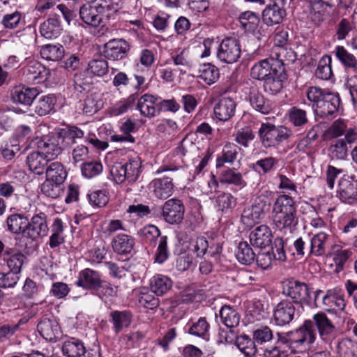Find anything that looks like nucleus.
<instances>
[{
	"label": "nucleus",
	"instance_id": "obj_12",
	"mask_svg": "<svg viewBox=\"0 0 357 357\" xmlns=\"http://www.w3.org/2000/svg\"><path fill=\"white\" fill-rule=\"evenodd\" d=\"M337 197L346 204H357V181L349 177L342 178L338 183Z\"/></svg>",
	"mask_w": 357,
	"mask_h": 357
},
{
	"label": "nucleus",
	"instance_id": "obj_25",
	"mask_svg": "<svg viewBox=\"0 0 357 357\" xmlns=\"http://www.w3.org/2000/svg\"><path fill=\"white\" fill-rule=\"evenodd\" d=\"M64 149L69 148L84 137V132L77 126L62 129L57 135Z\"/></svg>",
	"mask_w": 357,
	"mask_h": 357
},
{
	"label": "nucleus",
	"instance_id": "obj_62",
	"mask_svg": "<svg viewBox=\"0 0 357 357\" xmlns=\"http://www.w3.org/2000/svg\"><path fill=\"white\" fill-rule=\"evenodd\" d=\"M123 0H103L100 4L105 17L109 19L112 15L115 14L121 8Z\"/></svg>",
	"mask_w": 357,
	"mask_h": 357
},
{
	"label": "nucleus",
	"instance_id": "obj_43",
	"mask_svg": "<svg viewBox=\"0 0 357 357\" xmlns=\"http://www.w3.org/2000/svg\"><path fill=\"white\" fill-rule=\"evenodd\" d=\"M327 255H333V261L335 265L334 271L340 273L343 270L344 265L349 257L350 252L348 250L340 248L339 245H334Z\"/></svg>",
	"mask_w": 357,
	"mask_h": 357
},
{
	"label": "nucleus",
	"instance_id": "obj_8",
	"mask_svg": "<svg viewBox=\"0 0 357 357\" xmlns=\"http://www.w3.org/2000/svg\"><path fill=\"white\" fill-rule=\"evenodd\" d=\"M185 206L183 202L176 198L170 199L165 202L162 208V216L169 224H178L183 219Z\"/></svg>",
	"mask_w": 357,
	"mask_h": 357
},
{
	"label": "nucleus",
	"instance_id": "obj_48",
	"mask_svg": "<svg viewBox=\"0 0 357 357\" xmlns=\"http://www.w3.org/2000/svg\"><path fill=\"white\" fill-rule=\"evenodd\" d=\"M56 98L52 94L40 97L36 102L35 112L40 116H45L54 109Z\"/></svg>",
	"mask_w": 357,
	"mask_h": 357
},
{
	"label": "nucleus",
	"instance_id": "obj_52",
	"mask_svg": "<svg viewBox=\"0 0 357 357\" xmlns=\"http://www.w3.org/2000/svg\"><path fill=\"white\" fill-rule=\"evenodd\" d=\"M331 58L330 56L325 55L319 60L317 68L316 70V76L317 78L328 80L332 75Z\"/></svg>",
	"mask_w": 357,
	"mask_h": 357
},
{
	"label": "nucleus",
	"instance_id": "obj_57",
	"mask_svg": "<svg viewBox=\"0 0 357 357\" xmlns=\"http://www.w3.org/2000/svg\"><path fill=\"white\" fill-rule=\"evenodd\" d=\"M61 185V184H56L53 181L46 178L41 185V191L45 196L56 199L63 192Z\"/></svg>",
	"mask_w": 357,
	"mask_h": 357
},
{
	"label": "nucleus",
	"instance_id": "obj_3",
	"mask_svg": "<svg viewBox=\"0 0 357 357\" xmlns=\"http://www.w3.org/2000/svg\"><path fill=\"white\" fill-rule=\"evenodd\" d=\"M291 131L287 127L276 126L271 123H263L258 131V135L265 147L276 146L287 139Z\"/></svg>",
	"mask_w": 357,
	"mask_h": 357
},
{
	"label": "nucleus",
	"instance_id": "obj_20",
	"mask_svg": "<svg viewBox=\"0 0 357 357\" xmlns=\"http://www.w3.org/2000/svg\"><path fill=\"white\" fill-rule=\"evenodd\" d=\"M160 97L146 93L139 98L137 107L142 115L151 118L159 114Z\"/></svg>",
	"mask_w": 357,
	"mask_h": 357
},
{
	"label": "nucleus",
	"instance_id": "obj_19",
	"mask_svg": "<svg viewBox=\"0 0 357 357\" xmlns=\"http://www.w3.org/2000/svg\"><path fill=\"white\" fill-rule=\"evenodd\" d=\"M40 335L47 341H56L61 337V330L58 322L54 319H43L37 326Z\"/></svg>",
	"mask_w": 357,
	"mask_h": 357
},
{
	"label": "nucleus",
	"instance_id": "obj_34",
	"mask_svg": "<svg viewBox=\"0 0 357 357\" xmlns=\"http://www.w3.org/2000/svg\"><path fill=\"white\" fill-rule=\"evenodd\" d=\"M46 178L56 184H62L67 176V172L60 162H51L46 168Z\"/></svg>",
	"mask_w": 357,
	"mask_h": 357
},
{
	"label": "nucleus",
	"instance_id": "obj_17",
	"mask_svg": "<svg viewBox=\"0 0 357 357\" xmlns=\"http://www.w3.org/2000/svg\"><path fill=\"white\" fill-rule=\"evenodd\" d=\"M248 100L251 107L263 114H268L273 110L272 102L255 86L250 88Z\"/></svg>",
	"mask_w": 357,
	"mask_h": 357
},
{
	"label": "nucleus",
	"instance_id": "obj_49",
	"mask_svg": "<svg viewBox=\"0 0 357 357\" xmlns=\"http://www.w3.org/2000/svg\"><path fill=\"white\" fill-rule=\"evenodd\" d=\"M236 345L245 356L251 357L257 353L255 341L246 335L238 336Z\"/></svg>",
	"mask_w": 357,
	"mask_h": 357
},
{
	"label": "nucleus",
	"instance_id": "obj_38",
	"mask_svg": "<svg viewBox=\"0 0 357 357\" xmlns=\"http://www.w3.org/2000/svg\"><path fill=\"white\" fill-rule=\"evenodd\" d=\"M62 351L67 357H80L86 353V348L81 340L71 338L63 344Z\"/></svg>",
	"mask_w": 357,
	"mask_h": 357
},
{
	"label": "nucleus",
	"instance_id": "obj_44",
	"mask_svg": "<svg viewBox=\"0 0 357 357\" xmlns=\"http://www.w3.org/2000/svg\"><path fill=\"white\" fill-rule=\"evenodd\" d=\"M199 77L208 85L217 82L220 76L218 68L210 63L202 64L199 70Z\"/></svg>",
	"mask_w": 357,
	"mask_h": 357
},
{
	"label": "nucleus",
	"instance_id": "obj_60",
	"mask_svg": "<svg viewBox=\"0 0 357 357\" xmlns=\"http://www.w3.org/2000/svg\"><path fill=\"white\" fill-rule=\"evenodd\" d=\"M25 259L26 257L22 253L16 252L9 257V258L4 259L6 260L10 271L19 275Z\"/></svg>",
	"mask_w": 357,
	"mask_h": 357
},
{
	"label": "nucleus",
	"instance_id": "obj_2",
	"mask_svg": "<svg viewBox=\"0 0 357 357\" xmlns=\"http://www.w3.org/2000/svg\"><path fill=\"white\" fill-rule=\"evenodd\" d=\"M310 321L312 331H317L321 340L333 349V342L338 335V330L333 321L323 312L314 314Z\"/></svg>",
	"mask_w": 357,
	"mask_h": 357
},
{
	"label": "nucleus",
	"instance_id": "obj_40",
	"mask_svg": "<svg viewBox=\"0 0 357 357\" xmlns=\"http://www.w3.org/2000/svg\"><path fill=\"white\" fill-rule=\"evenodd\" d=\"M240 148L234 144H227L222 149L221 156L217 158L216 167H222L225 163L232 164L237 158Z\"/></svg>",
	"mask_w": 357,
	"mask_h": 357
},
{
	"label": "nucleus",
	"instance_id": "obj_63",
	"mask_svg": "<svg viewBox=\"0 0 357 357\" xmlns=\"http://www.w3.org/2000/svg\"><path fill=\"white\" fill-rule=\"evenodd\" d=\"M138 234L142 240L152 243L154 242L157 238L160 236V231L157 227L150 225L140 229L138 231Z\"/></svg>",
	"mask_w": 357,
	"mask_h": 357
},
{
	"label": "nucleus",
	"instance_id": "obj_13",
	"mask_svg": "<svg viewBox=\"0 0 357 357\" xmlns=\"http://www.w3.org/2000/svg\"><path fill=\"white\" fill-rule=\"evenodd\" d=\"M130 50L128 43L124 39H112L104 45L105 56L113 61L126 58Z\"/></svg>",
	"mask_w": 357,
	"mask_h": 357
},
{
	"label": "nucleus",
	"instance_id": "obj_54",
	"mask_svg": "<svg viewBox=\"0 0 357 357\" xmlns=\"http://www.w3.org/2000/svg\"><path fill=\"white\" fill-rule=\"evenodd\" d=\"M347 145L344 139L334 141L329 148V154L333 159L343 160L347 156Z\"/></svg>",
	"mask_w": 357,
	"mask_h": 357
},
{
	"label": "nucleus",
	"instance_id": "obj_41",
	"mask_svg": "<svg viewBox=\"0 0 357 357\" xmlns=\"http://www.w3.org/2000/svg\"><path fill=\"white\" fill-rule=\"evenodd\" d=\"M236 205V198L231 194L222 192L215 197V207L218 211L229 213Z\"/></svg>",
	"mask_w": 357,
	"mask_h": 357
},
{
	"label": "nucleus",
	"instance_id": "obj_16",
	"mask_svg": "<svg viewBox=\"0 0 357 357\" xmlns=\"http://www.w3.org/2000/svg\"><path fill=\"white\" fill-rule=\"evenodd\" d=\"M340 104V99L337 94L326 93L314 111L321 117H327L337 111Z\"/></svg>",
	"mask_w": 357,
	"mask_h": 357
},
{
	"label": "nucleus",
	"instance_id": "obj_61",
	"mask_svg": "<svg viewBox=\"0 0 357 357\" xmlns=\"http://www.w3.org/2000/svg\"><path fill=\"white\" fill-rule=\"evenodd\" d=\"M94 291L101 298L103 297H115L117 296L118 287L113 286L109 282L101 280L98 287Z\"/></svg>",
	"mask_w": 357,
	"mask_h": 357
},
{
	"label": "nucleus",
	"instance_id": "obj_32",
	"mask_svg": "<svg viewBox=\"0 0 357 357\" xmlns=\"http://www.w3.org/2000/svg\"><path fill=\"white\" fill-rule=\"evenodd\" d=\"M61 30L60 20L57 16L50 17L40 27L41 35L47 39L57 38Z\"/></svg>",
	"mask_w": 357,
	"mask_h": 357
},
{
	"label": "nucleus",
	"instance_id": "obj_5",
	"mask_svg": "<svg viewBox=\"0 0 357 357\" xmlns=\"http://www.w3.org/2000/svg\"><path fill=\"white\" fill-rule=\"evenodd\" d=\"M241 55L239 41L235 38H226L219 45L218 58L222 62L234 63L238 61Z\"/></svg>",
	"mask_w": 357,
	"mask_h": 357
},
{
	"label": "nucleus",
	"instance_id": "obj_36",
	"mask_svg": "<svg viewBox=\"0 0 357 357\" xmlns=\"http://www.w3.org/2000/svg\"><path fill=\"white\" fill-rule=\"evenodd\" d=\"M172 286L169 278L163 275H156L150 280L151 291L157 296H162L169 291Z\"/></svg>",
	"mask_w": 357,
	"mask_h": 357
},
{
	"label": "nucleus",
	"instance_id": "obj_55",
	"mask_svg": "<svg viewBox=\"0 0 357 357\" xmlns=\"http://www.w3.org/2000/svg\"><path fill=\"white\" fill-rule=\"evenodd\" d=\"M289 120L294 126L297 127L303 126L308 121L306 112L297 107H293L289 109Z\"/></svg>",
	"mask_w": 357,
	"mask_h": 357
},
{
	"label": "nucleus",
	"instance_id": "obj_21",
	"mask_svg": "<svg viewBox=\"0 0 357 357\" xmlns=\"http://www.w3.org/2000/svg\"><path fill=\"white\" fill-rule=\"evenodd\" d=\"M38 95L34 88L26 87L24 85L15 86L10 93L11 100L14 103L24 105H31Z\"/></svg>",
	"mask_w": 357,
	"mask_h": 357
},
{
	"label": "nucleus",
	"instance_id": "obj_9",
	"mask_svg": "<svg viewBox=\"0 0 357 357\" xmlns=\"http://www.w3.org/2000/svg\"><path fill=\"white\" fill-rule=\"evenodd\" d=\"M46 218L44 213H40L33 215L30 222L27 220L26 228L23 230V236L32 240L46 236L48 233Z\"/></svg>",
	"mask_w": 357,
	"mask_h": 357
},
{
	"label": "nucleus",
	"instance_id": "obj_1",
	"mask_svg": "<svg viewBox=\"0 0 357 357\" xmlns=\"http://www.w3.org/2000/svg\"><path fill=\"white\" fill-rule=\"evenodd\" d=\"M273 221L280 229L291 230L298 224L296 207L291 197L280 195L275 199L273 207Z\"/></svg>",
	"mask_w": 357,
	"mask_h": 357
},
{
	"label": "nucleus",
	"instance_id": "obj_50",
	"mask_svg": "<svg viewBox=\"0 0 357 357\" xmlns=\"http://www.w3.org/2000/svg\"><path fill=\"white\" fill-rule=\"evenodd\" d=\"M8 229L14 234H22L26 228L27 218L22 215L13 214L7 218Z\"/></svg>",
	"mask_w": 357,
	"mask_h": 357
},
{
	"label": "nucleus",
	"instance_id": "obj_27",
	"mask_svg": "<svg viewBox=\"0 0 357 357\" xmlns=\"http://www.w3.org/2000/svg\"><path fill=\"white\" fill-rule=\"evenodd\" d=\"M286 16L285 9L268 5L262 13V21L268 26L280 24Z\"/></svg>",
	"mask_w": 357,
	"mask_h": 357
},
{
	"label": "nucleus",
	"instance_id": "obj_28",
	"mask_svg": "<svg viewBox=\"0 0 357 357\" xmlns=\"http://www.w3.org/2000/svg\"><path fill=\"white\" fill-rule=\"evenodd\" d=\"M135 245L132 237L127 234L116 235L112 241L114 251L119 255H126L130 253Z\"/></svg>",
	"mask_w": 357,
	"mask_h": 357
},
{
	"label": "nucleus",
	"instance_id": "obj_22",
	"mask_svg": "<svg viewBox=\"0 0 357 357\" xmlns=\"http://www.w3.org/2000/svg\"><path fill=\"white\" fill-rule=\"evenodd\" d=\"M79 15L82 20L88 25L97 26L104 22V15L98 6L84 5L79 9Z\"/></svg>",
	"mask_w": 357,
	"mask_h": 357
},
{
	"label": "nucleus",
	"instance_id": "obj_15",
	"mask_svg": "<svg viewBox=\"0 0 357 357\" xmlns=\"http://www.w3.org/2000/svg\"><path fill=\"white\" fill-rule=\"evenodd\" d=\"M334 245L331 242V238L325 232H319L314 234L310 239L309 254L316 257H321L331 250Z\"/></svg>",
	"mask_w": 357,
	"mask_h": 357
},
{
	"label": "nucleus",
	"instance_id": "obj_26",
	"mask_svg": "<svg viewBox=\"0 0 357 357\" xmlns=\"http://www.w3.org/2000/svg\"><path fill=\"white\" fill-rule=\"evenodd\" d=\"M49 162L50 161L39 151L31 153L26 158L29 169L38 175L43 174L46 171Z\"/></svg>",
	"mask_w": 357,
	"mask_h": 357
},
{
	"label": "nucleus",
	"instance_id": "obj_11",
	"mask_svg": "<svg viewBox=\"0 0 357 357\" xmlns=\"http://www.w3.org/2000/svg\"><path fill=\"white\" fill-rule=\"evenodd\" d=\"M296 314L294 303L288 300H282L278 303L273 310V320L276 325L283 326L290 324Z\"/></svg>",
	"mask_w": 357,
	"mask_h": 357
},
{
	"label": "nucleus",
	"instance_id": "obj_7",
	"mask_svg": "<svg viewBox=\"0 0 357 357\" xmlns=\"http://www.w3.org/2000/svg\"><path fill=\"white\" fill-rule=\"evenodd\" d=\"M283 64L282 59L271 56L256 63L251 68L250 75L253 79L263 81Z\"/></svg>",
	"mask_w": 357,
	"mask_h": 357
},
{
	"label": "nucleus",
	"instance_id": "obj_18",
	"mask_svg": "<svg viewBox=\"0 0 357 357\" xmlns=\"http://www.w3.org/2000/svg\"><path fill=\"white\" fill-rule=\"evenodd\" d=\"M249 238L251 245L254 247L264 248L271 244L273 234L267 225H261L251 231Z\"/></svg>",
	"mask_w": 357,
	"mask_h": 357
},
{
	"label": "nucleus",
	"instance_id": "obj_45",
	"mask_svg": "<svg viewBox=\"0 0 357 357\" xmlns=\"http://www.w3.org/2000/svg\"><path fill=\"white\" fill-rule=\"evenodd\" d=\"M40 53L41 56L46 60L56 61L63 56L64 48L60 44H47L41 47Z\"/></svg>",
	"mask_w": 357,
	"mask_h": 357
},
{
	"label": "nucleus",
	"instance_id": "obj_6",
	"mask_svg": "<svg viewBox=\"0 0 357 357\" xmlns=\"http://www.w3.org/2000/svg\"><path fill=\"white\" fill-rule=\"evenodd\" d=\"M290 335L293 347H309L315 342L317 338V333L312 331L310 320H305L297 330L290 331Z\"/></svg>",
	"mask_w": 357,
	"mask_h": 357
},
{
	"label": "nucleus",
	"instance_id": "obj_10",
	"mask_svg": "<svg viewBox=\"0 0 357 357\" xmlns=\"http://www.w3.org/2000/svg\"><path fill=\"white\" fill-rule=\"evenodd\" d=\"M37 144L38 151L50 161L56 159L64 149L56 135L43 137Z\"/></svg>",
	"mask_w": 357,
	"mask_h": 357
},
{
	"label": "nucleus",
	"instance_id": "obj_23",
	"mask_svg": "<svg viewBox=\"0 0 357 357\" xmlns=\"http://www.w3.org/2000/svg\"><path fill=\"white\" fill-rule=\"evenodd\" d=\"M101 281L100 274L91 268H85L79 273L76 284L87 290L94 291Z\"/></svg>",
	"mask_w": 357,
	"mask_h": 357
},
{
	"label": "nucleus",
	"instance_id": "obj_4",
	"mask_svg": "<svg viewBox=\"0 0 357 357\" xmlns=\"http://www.w3.org/2000/svg\"><path fill=\"white\" fill-rule=\"evenodd\" d=\"M282 293L290 297L294 303L310 305L312 291L305 282L298 280H287L283 284Z\"/></svg>",
	"mask_w": 357,
	"mask_h": 357
},
{
	"label": "nucleus",
	"instance_id": "obj_30",
	"mask_svg": "<svg viewBox=\"0 0 357 357\" xmlns=\"http://www.w3.org/2000/svg\"><path fill=\"white\" fill-rule=\"evenodd\" d=\"M24 73L29 81L46 79L48 72L46 68L36 61H29L24 68Z\"/></svg>",
	"mask_w": 357,
	"mask_h": 357
},
{
	"label": "nucleus",
	"instance_id": "obj_46",
	"mask_svg": "<svg viewBox=\"0 0 357 357\" xmlns=\"http://www.w3.org/2000/svg\"><path fill=\"white\" fill-rule=\"evenodd\" d=\"M236 257L241 264L249 265L254 261L256 255L247 242H241L236 252Z\"/></svg>",
	"mask_w": 357,
	"mask_h": 357
},
{
	"label": "nucleus",
	"instance_id": "obj_59",
	"mask_svg": "<svg viewBox=\"0 0 357 357\" xmlns=\"http://www.w3.org/2000/svg\"><path fill=\"white\" fill-rule=\"evenodd\" d=\"M102 165L100 162L91 161L83 164L82 167V175L86 178H93L102 172Z\"/></svg>",
	"mask_w": 357,
	"mask_h": 357
},
{
	"label": "nucleus",
	"instance_id": "obj_31",
	"mask_svg": "<svg viewBox=\"0 0 357 357\" xmlns=\"http://www.w3.org/2000/svg\"><path fill=\"white\" fill-rule=\"evenodd\" d=\"M153 192L156 197L166 199L170 197L173 192V183L170 178H163L155 179L151 183Z\"/></svg>",
	"mask_w": 357,
	"mask_h": 357
},
{
	"label": "nucleus",
	"instance_id": "obj_33",
	"mask_svg": "<svg viewBox=\"0 0 357 357\" xmlns=\"http://www.w3.org/2000/svg\"><path fill=\"white\" fill-rule=\"evenodd\" d=\"M332 350L340 357H357V342L349 338H342Z\"/></svg>",
	"mask_w": 357,
	"mask_h": 357
},
{
	"label": "nucleus",
	"instance_id": "obj_35",
	"mask_svg": "<svg viewBox=\"0 0 357 357\" xmlns=\"http://www.w3.org/2000/svg\"><path fill=\"white\" fill-rule=\"evenodd\" d=\"M219 314L222 323L228 328L238 326L241 316L233 307L225 305L221 307Z\"/></svg>",
	"mask_w": 357,
	"mask_h": 357
},
{
	"label": "nucleus",
	"instance_id": "obj_14",
	"mask_svg": "<svg viewBox=\"0 0 357 357\" xmlns=\"http://www.w3.org/2000/svg\"><path fill=\"white\" fill-rule=\"evenodd\" d=\"M287 79L284 64L275 70L274 73L263 80V87L266 93L270 94L278 93L284 86V82Z\"/></svg>",
	"mask_w": 357,
	"mask_h": 357
},
{
	"label": "nucleus",
	"instance_id": "obj_51",
	"mask_svg": "<svg viewBox=\"0 0 357 357\" xmlns=\"http://www.w3.org/2000/svg\"><path fill=\"white\" fill-rule=\"evenodd\" d=\"M337 59L345 66L351 68L357 67V60L354 54L349 52L343 46H337L333 52Z\"/></svg>",
	"mask_w": 357,
	"mask_h": 357
},
{
	"label": "nucleus",
	"instance_id": "obj_37",
	"mask_svg": "<svg viewBox=\"0 0 357 357\" xmlns=\"http://www.w3.org/2000/svg\"><path fill=\"white\" fill-rule=\"evenodd\" d=\"M219 181L222 184L234 185L243 188L246 185L242 174L235 168H229L222 171L219 177Z\"/></svg>",
	"mask_w": 357,
	"mask_h": 357
},
{
	"label": "nucleus",
	"instance_id": "obj_47",
	"mask_svg": "<svg viewBox=\"0 0 357 357\" xmlns=\"http://www.w3.org/2000/svg\"><path fill=\"white\" fill-rule=\"evenodd\" d=\"M239 22L241 26L247 31H254L259 23V15L252 11H245L243 12L239 17Z\"/></svg>",
	"mask_w": 357,
	"mask_h": 357
},
{
	"label": "nucleus",
	"instance_id": "obj_24",
	"mask_svg": "<svg viewBox=\"0 0 357 357\" xmlns=\"http://www.w3.org/2000/svg\"><path fill=\"white\" fill-rule=\"evenodd\" d=\"M236 106L232 98H222L214 107V114L220 121H228L234 115Z\"/></svg>",
	"mask_w": 357,
	"mask_h": 357
},
{
	"label": "nucleus",
	"instance_id": "obj_29",
	"mask_svg": "<svg viewBox=\"0 0 357 357\" xmlns=\"http://www.w3.org/2000/svg\"><path fill=\"white\" fill-rule=\"evenodd\" d=\"M111 321L115 333H119L123 328L130 326L132 321V314L129 311L115 310L110 313Z\"/></svg>",
	"mask_w": 357,
	"mask_h": 357
},
{
	"label": "nucleus",
	"instance_id": "obj_39",
	"mask_svg": "<svg viewBox=\"0 0 357 357\" xmlns=\"http://www.w3.org/2000/svg\"><path fill=\"white\" fill-rule=\"evenodd\" d=\"M322 303L324 309L328 312H336L342 310L345 307V301L342 296H339L328 291L327 294L323 296Z\"/></svg>",
	"mask_w": 357,
	"mask_h": 357
},
{
	"label": "nucleus",
	"instance_id": "obj_58",
	"mask_svg": "<svg viewBox=\"0 0 357 357\" xmlns=\"http://www.w3.org/2000/svg\"><path fill=\"white\" fill-rule=\"evenodd\" d=\"M252 336L255 343L263 344L273 340V333L268 326H263L255 329L253 331Z\"/></svg>",
	"mask_w": 357,
	"mask_h": 357
},
{
	"label": "nucleus",
	"instance_id": "obj_64",
	"mask_svg": "<svg viewBox=\"0 0 357 357\" xmlns=\"http://www.w3.org/2000/svg\"><path fill=\"white\" fill-rule=\"evenodd\" d=\"M83 112L87 115H92L100 109V105L95 93H88L83 101Z\"/></svg>",
	"mask_w": 357,
	"mask_h": 357
},
{
	"label": "nucleus",
	"instance_id": "obj_56",
	"mask_svg": "<svg viewBox=\"0 0 357 357\" xmlns=\"http://www.w3.org/2000/svg\"><path fill=\"white\" fill-rule=\"evenodd\" d=\"M271 208V203L264 198L259 197L255 204L252 206L255 221L262 220L268 213Z\"/></svg>",
	"mask_w": 357,
	"mask_h": 357
},
{
	"label": "nucleus",
	"instance_id": "obj_42",
	"mask_svg": "<svg viewBox=\"0 0 357 357\" xmlns=\"http://www.w3.org/2000/svg\"><path fill=\"white\" fill-rule=\"evenodd\" d=\"M127 176V181L130 183H135L141 173L142 162L138 157L130 158L123 164Z\"/></svg>",
	"mask_w": 357,
	"mask_h": 357
},
{
	"label": "nucleus",
	"instance_id": "obj_53",
	"mask_svg": "<svg viewBox=\"0 0 357 357\" xmlns=\"http://www.w3.org/2000/svg\"><path fill=\"white\" fill-rule=\"evenodd\" d=\"M109 70L108 63L104 59H92L88 63L87 72L95 76L102 77Z\"/></svg>",
	"mask_w": 357,
	"mask_h": 357
}]
</instances>
